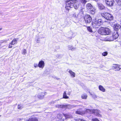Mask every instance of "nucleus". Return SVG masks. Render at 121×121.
<instances>
[{
  "instance_id": "2",
  "label": "nucleus",
  "mask_w": 121,
  "mask_h": 121,
  "mask_svg": "<svg viewBox=\"0 0 121 121\" xmlns=\"http://www.w3.org/2000/svg\"><path fill=\"white\" fill-rule=\"evenodd\" d=\"M98 32L101 35H110L111 33V31L108 28H101L98 30Z\"/></svg>"
},
{
  "instance_id": "41",
  "label": "nucleus",
  "mask_w": 121,
  "mask_h": 121,
  "mask_svg": "<svg viewBox=\"0 0 121 121\" xmlns=\"http://www.w3.org/2000/svg\"><path fill=\"white\" fill-rule=\"evenodd\" d=\"M7 41L6 40H2L1 41V43H3L6 42Z\"/></svg>"
},
{
  "instance_id": "36",
  "label": "nucleus",
  "mask_w": 121,
  "mask_h": 121,
  "mask_svg": "<svg viewBox=\"0 0 121 121\" xmlns=\"http://www.w3.org/2000/svg\"><path fill=\"white\" fill-rule=\"evenodd\" d=\"M26 52V50L25 49H23L22 51V53L24 54H25Z\"/></svg>"
},
{
  "instance_id": "16",
  "label": "nucleus",
  "mask_w": 121,
  "mask_h": 121,
  "mask_svg": "<svg viewBox=\"0 0 121 121\" xmlns=\"http://www.w3.org/2000/svg\"><path fill=\"white\" fill-rule=\"evenodd\" d=\"M45 92H42L40 93L38 95V98L40 99H42L43 98L44 96L45 95Z\"/></svg>"
},
{
  "instance_id": "34",
  "label": "nucleus",
  "mask_w": 121,
  "mask_h": 121,
  "mask_svg": "<svg viewBox=\"0 0 121 121\" xmlns=\"http://www.w3.org/2000/svg\"><path fill=\"white\" fill-rule=\"evenodd\" d=\"M68 47L69 50H71L72 51L74 49V48L72 47L71 46H68Z\"/></svg>"
},
{
  "instance_id": "43",
  "label": "nucleus",
  "mask_w": 121,
  "mask_h": 121,
  "mask_svg": "<svg viewBox=\"0 0 121 121\" xmlns=\"http://www.w3.org/2000/svg\"><path fill=\"white\" fill-rule=\"evenodd\" d=\"M1 102L0 101V106L1 105Z\"/></svg>"
},
{
  "instance_id": "9",
  "label": "nucleus",
  "mask_w": 121,
  "mask_h": 121,
  "mask_svg": "<svg viewBox=\"0 0 121 121\" xmlns=\"http://www.w3.org/2000/svg\"><path fill=\"white\" fill-rule=\"evenodd\" d=\"M100 113V111L99 110L94 109H93L92 113H93L96 116L99 117H101Z\"/></svg>"
},
{
  "instance_id": "20",
  "label": "nucleus",
  "mask_w": 121,
  "mask_h": 121,
  "mask_svg": "<svg viewBox=\"0 0 121 121\" xmlns=\"http://www.w3.org/2000/svg\"><path fill=\"white\" fill-rule=\"evenodd\" d=\"M90 10V13L92 14H95L96 11L94 7H93Z\"/></svg>"
},
{
  "instance_id": "42",
  "label": "nucleus",
  "mask_w": 121,
  "mask_h": 121,
  "mask_svg": "<svg viewBox=\"0 0 121 121\" xmlns=\"http://www.w3.org/2000/svg\"><path fill=\"white\" fill-rule=\"evenodd\" d=\"M70 33L71 34H72V35H73V33L72 32H70Z\"/></svg>"
},
{
  "instance_id": "27",
  "label": "nucleus",
  "mask_w": 121,
  "mask_h": 121,
  "mask_svg": "<svg viewBox=\"0 0 121 121\" xmlns=\"http://www.w3.org/2000/svg\"><path fill=\"white\" fill-rule=\"evenodd\" d=\"M78 16V13H74L73 14V16L75 18H77Z\"/></svg>"
},
{
  "instance_id": "13",
  "label": "nucleus",
  "mask_w": 121,
  "mask_h": 121,
  "mask_svg": "<svg viewBox=\"0 0 121 121\" xmlns=\"http://www.w3.org/2000/svg\"><path fill=\"white\" fill-rule=\"evenodd\" d=\"M97 5L98 8L100 10H102L105 9L104 6L102 4L100 3H97Z\"/></svg>"
},
{
  "instance_id": "8",
  "label": "nucleus",
  "mask_w": 121,
  "mask_h": 121,
  "mask_svg": "<svg viewBox=\"0 0 121 121\" xmlns=\"http://www.w3.org/2000/svg\"><path fill=\"white\" fill-rule=\"evenodd\" d=\"M105 2L108 6L111 7L113 5L114 1V0H106Z\"/></svg>"
},
{
  "instance_id": "6",
  "label": "nucleus",
  "mask_w": 121,
  "mask_h": 121,
  "mask_svg": "<svg viewBox=\"0 0 121 121\" xmlns=\"http://www.w3.org/2000/svg\"><path fill=\"white\" fill-rule=\"evenodd\" d=\"M84 19L86 24L90 23L92 21V18L89 15H86L84 17Z\"/></svg>"
},
{
  "instance_id": "39",
  "label": "nucleus",
  "mask_w": 121,
  "mask_h": 121,
  "mask_svg": "<svg viewBox=\"0 0 121 121\" xmlns=\"http://www.w3.org/2000/svg\"><path fill=\"white\" fill-rule=\"evenodd\" d=\"M13 45L11 43H10L8 47L9 48H11L12 47V45Z\"/></svg>"
},
{
  "instance_id": "19",
  "label": "nucleus",
  "mask_w": 121,
  "mask_h": 121,
  "mask_svg": "<svg viewBox=\"0 0 121 121\" xmlns=\"http://www.w3.org/2000/svg\"><path fill=\"white\" fill-rule=\"evenodd\" d=\"M86 7L88 9H90L93 7L91 4L90 3H88L87 4Z\"/></svg>"
},
{
  "instance_id": "35",
  "label": "nucleus",
  "mask_w": 121,
  "mask_h": 121,
  "mask_svg": "<svg viewBox=\"0 0 121 121\" xmlns=\"http://www.w3.org/2000/svg\"><path fill=\"white\" fill-rule=\"evenodd\" d=\"M63 116V115H62V114H58V117L60 119H62V116Z\"/></svg>"
},
{
  "instance_id": "30",
  "label": "nucleus",
  "mask_w": 121,
  "mask_h": 121,
  "mask_svg": "<svg viewBox=\"0 0 121 121\" xmlns=\"http://www.w3.org/2000/svg\"><path fill=\"white\" fill-rule=\"evenodd\" d=\"M87 29L89 31L91 32H92V30L90 27L89 26L87 27Z\"/></svg>"
},
{
  "instance_id": "15",
  "label": "nucleus",
  "mask_w": 121,
  "mask_h": 121,
  "mask_svg": "<svg viewBox=\"0 0 121 121\" xmlns=\"http://www.w3.org/2000/svg\"><path fill=\"white\" fill-rule=\"evenodd\" d=\"M105 41H112L114 40L112 36H108L106 37L105 39Z\"/></svg>"
},
{
  "instance_id": "38",
  "label": "nucleus",
  "mask_w": 121,
  "mask_h": 121,
  "mask_svg": "<svg viewBox=\"0 0 121 121\" xmlns=\"http://www.w3.org/2000/svg\"><path fill=\"white\" fill-rule=\"evenodd\" d=\"M81 2L85 4L86 2V1L85 0H80Z\"/></svg>"
},
{
  "instance_id": "29",
  "label": "nucleus",
  "mask_w": 121,
  "mask_h": 121,
  "mask_svg": "<svg viewBox=\"0 0 121 121\" xmlns=\"http://www.w3.org/2000/svg\"><path fill=\"white\" fill-rule=\"evenodd\" d=\"M35 41L37 43H39L40 41V38H35Z\"/></svg>"
},
{
  "instance_id": "37",
  "label": "nucleus",
  "mask_w": 121,
  "mask_h": 121,
  "mask_svg": "<svg viewBox=\"0 0 121 121\" xmlns=\"http://www.w3.org/2000/svg\"><path fill=\"white\" fill-rule=\"evenodd\" d=\"M34 65L35 67L37 68L38 67V64L37 63H35L34 64Z\"/></svg>"
},
{
  "instance_id": "22",
  "label": "nucleus",
  "mask_w": 121,
  "mask_h": 121,
  "mask_svg": "<svg viewBox=\"0 0 121 121\" xmlns=\"http://www.w3.org/2000/svg\"><path fill=\"white\" fill-rule=\"evenodd\" d=\"M18 39H14L12 41L11 43L13 45H14L17 43V41Z\"/></svg>"
},
{
  "instance_id": "1",
  "label": "nucleus",
  "mask_w": 121,
  "mask_h": 121,
  "mask_svg": "<svg viewBox=\"0 0 121 121\" xmlns=\"http://www.w3.org/2000/svg\"><path fill=\"white\" fill-rule=\"evenodd\" d=\"M79 7V4L77 0H67L66 1L65 9L68 11L71 8L73 7L77 9Z\"/></svg>"
},
{
  "instance_id": "3",
  "label": "nucleus",
  "mask_w": 121,
  "mask_h": 121,
  "mask_svg": "<svg viewBox=\"0 0 121 121\" xmlns=\"http://www.w3.org/2000/svg\"><path fill=\"white\" fill-rule=\"evenodd\" d=\"M102 23V20L100 19L97 20L95 19L92 21V26L94 28H98V26H100Z\"/></svg>"
},
{
  "instance_id": "28",
  "label": "nucleus",
  "mask_w": 121,
  "mask_h": 121,
  "mask_svg": "<svg viewBox=\"0 0 121 121\" xmlns=\"http://www.w3.org/2000/svg\"><path fill=\"white\" fill-rule=\"evenodd\" d=\"M118 4L121 6V0H116Z\"/></svg>"
},
{
  "instance_id": "44",
  "label": "nucleus",
  "mask_w": 121,
  "mask_h": 121,
  "mask_svg": "<svg viewBox=\"0 0 121 121\" xmlns=\"http://www.w3.org/2000/svg\"><path fill=\"white\" fill-rule=\"evenodd\" d=\"M2 29V28H0V30H1Z\"/></svg>"
},
{
  "instance_id": "7",
  "label": "nucleus",
  "mask_w": 121,
  "mask_h": 121,
  "mask_svg": "<svg viewBox=\"0 0 121 121\" xmlns=\"http://www.w3.org/2000/svg\"><path fill=\"white\" fill-rule=\"evenodd\" d=\"M73 106L72 105H56V107L57 108H72Z\"/></svg>"
},
{
  "instance_id": "4",
  "label": "nucleus",
  "mask_w": 121,
  "mask_h": 121,
  "mask_svg": "<svg viewBox=\"0 0 121 121\" xmlns=\"http://www.w3.org/2000/svg\"><path fill=\"white\" fill-rule=\"evenodd\" d=\"M102 16L106 19L111 20H112L113 17L112 15L108 13L102 14Z\"/></svg>"
},
{
  "instance_id": "33",
  "label": "nucleus",
  "mask_w": 121,
  "mask_h": 121,
  "mask_svg": "<svg viewBox=\"0 0 121 121\" xmlns=\"http://www.w3.org/2000/svg\"><path fill=\"white\" fill-rule=\"evenodd\" d=\"M23 107V106L22 105H18V108L20 109H22Z\"/></svg>"
},
{
  "instance_id": "11",
  "label": "nucleus",
  "mask_w": 121,
  "mask_h": 121,
  "mask_svg": "<svg viewBox=\"0 0 121 121\" xmlns=\"http://www.w3.org/2000/svg\"><path fill=\"white\" fill-rule=\"evenodd\" d=\"M45 64L44 62L42 60L40 61L38 63V67L39 68L43 69L44 67Z\"/></svg>"
},
{
  "instance_id": "26",
  "label": "nucleus",
  "mask_w": 121,
  "mask_h": 121,
  "mask_svg": "<svg viewBox=\"0 0 121 121\" xmlns=\"http://www.w3.org/2000/svg\"><path fill=\"white\" fill-rule=\"evenodd\" d=\"M63 98L65 99H68L69 98V97L66 95V92H64L63 94Z\"/></svg>"
},
{
  "instance_id": "31",
  "label": "nucleus",
  "mask_w": 121,
  "mask_h": 121,
  "mask_svg": "<svg viewBox=\"0 0 121 121\" xmlns=\"http://www.w3.org/2000/svg\"><path fill=\"white\" fill-rule=\"evenodd\" d=\"M76 121H86L82 119L81 118H78L75 120Z\"/></svg>"
},
{
  "instance_id": "12",
  "label": "nucleus",
  "mask_w": 121,
  "mask_h": 121,
  "mask_svg": "<svg viewBox=\"0 0 121 121\" xmlns=\"http://www.w3.org/2000/svg\"><path fill=\"white\" fill-rule=\"evenodd\" d=\"M119 35L117 31H115L113 33L112 36L114 40L117 39Z\"/></svg>"
},
{
  "instance_id": "21",
  "label": "nucleus",
  "mask_w": 121,
  "mask_h": 121,
  "mask_svg": "<svg viewBox=\"0 0 121 121\" xmlns=\"http://www.w3.org/2000/svg\"><path fill=\"white\" fill-rule=\"evenodd\" d=\"M99 90L102 91L103 92H104L105 91V89L101 85H99Z\"/></svg>"
},
{
  "instance_id": "18",
  "label": "nucleus",
  "mask_w": 121,
  "mask_h": 121,
  "mask_svg": "<svg viewBox=\"0 0 121 121\" xmlns=\"http://www.w3.org/2000/svg\"><path fill=\"white\" fill-rule=\"evenodd\" d=\"M67 71L69 72V73L70 74V75L72 77H74L75 76V73L71 70H70L69 69H68L67 70Z\"/></svg>"
},
{
  "instance_id": "46",
  "label": "nucleus",
  "mask_w": 121,
  "mask_h": 121,
  "mask_svg": "<svg viewBox=\"0 0 121 121\" xmlns=\"http://www.w3.org/2000/svg\"><path fill=\"white\" fill-rule=\"evenodd\" d=\"M52 103H54V102H52Z\"/></svg>"
},
{
  "instance_id": "10",
  "label": "nucleus",
  "mask_w": 121,
  "mask_h": 121,
  "mask_svg": "<svg viewBox=\"0 0 121 121\" xmlns=\"http://www.w3.org/2000/svg\"><path fill=\"white\" fill-rule=\"evenodd\" d=\"M113 69H115L116 71H119L121 69V65L117 64H114L113 66Z\"/></svg>"
},
{
  "instance_id": "40",
  "label": "nucleus",
  "mask_w": 121,
  "mask_h": 121,
  "mask_svg": "<svg viewBox=\"0 0 121 121\" xmlns=\"http://www.w3.org/2000/svg\"><path fill=\"white\" fill-rule=\"evenodd\" d=\"M92 120L93 121H99L98 119L96 118L93 119Z\"/></svg>"
},
{
  "instance_id": "17",
  "label": "nucleus",
  "mask_w": 121,
  "mask_h": 121,
  "mask_svg": "<svg viewBox=\"0 0 121 121\" xmlns=\"http://www.w3.org/2000/svg\"><path fill=\"white\" fill-rule=\"evenodd\" d=\"M120 28H121V25H120L118 24H116L114 26V29L116 30L115 31H117Z\"/></svg>"
},
{
  "instance_id": "45",
  "label": "nucleus",
  "mask_w": 121,
  "mask_h": 121,
  "mask_svg": "<svg viewBox=\"0 0 121 121\" xmlns=\"http://www.w3.org/2000/svg\"><path fill=\"white\" fill-rule=\"evenodd\" d=\"M120 90L121 91V87L120 88Z\"/></svg>"
},
{
  "instance_id": "32",
  "label": "nucleus",
  "mask_w": 121,
  "mask_h": 121,
  "mask_svg": "<svg viewBox=\"0 0 121 121\" xmlns=\"http://www.w3.org/2000/svg\"><path fill=\"white\" fill-rule=\"evenodd\" d=\"M108 52H103L102 53V55L104 56H105L108 55Z\"/></svg>"
},
{
  "instance_id": "23",
  "label": "nucleus",
  "mask_w": 121,
  "mask_h": 121,
  "mask_svg": "<svg viewBox=\"0 0 121 121\" xmlns=\"http://www.w3.org/2000/svg\"><path fill=\"white\" fill-rule=\"evenodd\" d=\"M87 97V95L86 94H84L82 95L81 97L82 99H86Z\"/></svg>"
},
{
  "instance_id": "47",
  "label": "nucleus",
  "mask_w": 121,
  "mask_h": 121,
  "mask_svg": "<svg viewBox=\"0 0 121 121\" xmlns=\"http://www.w3.org/2000/svg\"><path fill=\"white\" fill-rule=\"evenodd\" d=\"M1 116V115H0V117Z\"/></svg>"
},
{
  "instance_id": "5",
  "label": "nucleus",
  "mask_w": 121,
  "mask_h": 121,
  "mask_svg": "<svg viewBox=\"0 0 121 121\" xmlns=\"http://www.w3.org/2000/svg\"><path fill=\"white\" fill-rule=\"evenodd\" d=\"M93 109H87L86 111H81L80 110H78L76 111V113L81 115H83L84 114L86 113H88L90 114L92 113Z\"/></svg>"
},
{
  "instance_id": "25",
  "label": "nucleus",
  "mask_w": 121,
  "mask_h": 121,
  "mask_svg": "<svg viewBox=\"0 0 121 121\" xmlns=\"http://www.w3.org/2000/svg\"><path fill=\"white\" fill-rule=\"evenodd\" d=\"M90 94L91 95V96L93 97L94 98H97V95H96L95 94H94V93H91L90 92H89Z\"/></svg>"
},
{
  "instance_id": "14",
  "label": "nucleus",
  "mask_w": 121,
  "mask_h": 121,
  "mask_svg": "<svg viewBox=\"0 0 121 121\" xmlns=\"http://www.w3.org/2000/svg\"><path fill=\"white\" fill-rule=\"evenodd\" d=\"M27 121H38L37 118L34 116H32Z\"/></svg>"
},
{
  "instance_id": "24",
  "label": "nucleus",
  "mask_w": 121,
  "mask_h": 121,
  "mask_svg": "<svg viewBox=\"0 0 121 121\" xmlns=\"http://www.w3.org/2000/svg\"><path fill=\"white\" fill-rule=\"evenodd\" d=\"M63 115L66 118H69L72 117V116L71 115L67 114H63Z\"/></svg>"
}]
</instances>
